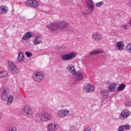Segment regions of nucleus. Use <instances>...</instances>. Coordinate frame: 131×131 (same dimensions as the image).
<instances>
[{
  "mask_svg": "<svg viewBox=\"0 0 131 131\" xmlns=\"http://www.w3.org/2000/svg\"><path fill=\"white\" fill-rule=\"evenodd\" d=\"M47 28L49 29V31L53 32V31H69L71 29L72 27L69 23L65 20H62L60 21H54L53 23H50L46 26Z\"/></svg>",
  "mask_w": 131,
  "mask_h": 131,
  "instance_id": "nucleus-1",
  "label": "nucleus"
},
{
  "mask_svg": "<svg viewBox=\"0 0 131 131\" xmlns=\"http://www.w3.org/2000/svg\"><path fill=\"white\" fill-rule=\"evenodd\" d=\"M39 118L41 121L46 122L47 121H50L52 119V115L47 112H42L39 114Z\"/></svg>",
  "mask_w": 131,
  "mask_h": 131,
  "instance_id": "nucleus-2",
  "label": "nucleus"
},
{
  "mask_svg": "<svg viewBox=\"0 0 131 131\" xmlns=\"http://www.w3.org/2000/svg\"><path fill=\"white\" fill-rule=\"evenodd\" d=\"M75 56H76L75 52H71L70 54L61 55L60 59L62 61H70L75 58Z\"/></svg>",
  "mask_w": 131,
  "mask_h": 131,
  "instance_id": "nucleus-3",
  "label": "nucleus"
},
{
  "mask_svg": "<svg viewBox=\"0 0 131 131\" xmlns=\"http://www.w3.org/2000/svg\"><path fill=\"white\" fill-rule=\"evenodd\" d=\"M43 75H45V73L42 72H36L33 75V79L36 82H40L43 78Z\"/></svg>",
  "mask_w": 131,
  "mask_h": 131,
  "instance_id": "nucleus-4",
  "label": "nucleus"
},
{
  "mask_svg": "<svg viewBox=\"0 0 131 131\" xmlns=\"http://www.w3.org/2000/svg\"><path fill=\"white\" fill-rule=\"evenodd\" d=\"M130 116V112L128 110H125L121 112L119 116L120 120H125Z\"/></svg>",
  "mask_w": 131,
  "mask_h": 131,
  "instance_id": "nucleus-5",
  "label": "nucleus"
},
{
  "mask_svg": "<svg viewBox=\"0 0 131 131\" xmlns=\"http://www.w3.org/2000/svg\"><path fill=\"white\" fill-rule=\"evenodd\" d=\"M8 65L9 68L10 70L12 72L16 74L19 72V70H18V68L16 66V64L12 62L11 60L8 61Z\"/></svg>",
  "mask_w": 131,
  "mask_h": 131,
  "instance_id": "nucleus-6",
  "label": "nucleus"
},
{
  "mask_svg": "<svg viewBox=\"0 0 131 131\" xmlns=\"http://www.w3.org/2000/svg\"><path fill=\"white\" fill-rule=\"evenodd\" d=\"M70 111L67 109H60L57 113V115L59 118H64L69 114Z\"/></svg>",
  "mask_w": 131,
  "mask_h": 131,
  "instance_id": "nucleus-7",
  "label": "nucleus"
},
{
  "mask_svg": "<svg viewBox=\"0 0 131 131\" xmlns=\"http://www.w3.org/2000/svg\"><path fill=\"white\" fill-rule=\"evenodd\" d=\"M26 4L28 7L31 8H37L39 6V3L36 0H27Z\"/></svg>",
  "mask_w": 131,
  "mask_h": 131,
  "instance_id": "nucleus-8",
  "label": "nucleus"
},
{
  "mask_svg": "<svg viewBox=\"0 0 131 131\" xmlns=\"http://www.w3.org/2000/svg\"><path fill=\"white\" fill-rule=\"evenodd\" d=\"M83 92H85V93H93V92H95V86L90 83H86L83 88Z\"/></svg>",
  "mask_w": 131,
  "mask_h": 131,
  "instance_id": "nucleus-9",
  "label": "nucleus"
},
{
  "mask_svg": "<svg viewBox=\"0 0 131 131\" xmlns=\"http://www.w3.org/2000/svg\"><path fill=\"white\" fill-rule=\"evenodd\" d=\"M33 43L34 46H37V45H40L42 43V37L40 35L35 36L33 39Z\"/></svg>",
  "mask_w": 131,
  "mask_h": 131,
  "instance_id": "nucleus-10",
  "label": "nucleus"
},
{
  "mask_svg": "<svg viewBox=\"0 0 131 131\" xmlns=\"http://www.w3.org/2000/svg\"><path fill=\"white\" fill-rule=\"evenodd\" d=\"M23 111L25 112L27 115H28V116H31V115H33V111L32 110V108H31L28 105L24 106Z\"/></svg>",
  "mask_w": 131,
  "mask_h": 131,
  "instance_id": "nucleus-11",
  "label": "nucleus"
},
{
  "mask_svg": "<svg viewBox=\"0 0 131 131\" xmlns=\"http://www.w3.org/2000/svg\"><path fill=\"white\" fill-rule=\"evenodd\" d=\"M86 5L88 6V10L90 12H93L95 10V3L93 0H85Z\"/></svg>",
  "mask_w": 131,
  "mask_h": 131,
  "instance_id": "nucleus-12",
  "label": "nucleus"
},
{
  "mask_svg": "<svg viewBox=\"0 0 131 131\" xmlns=\"http://www.w3.org/2000/svg\"><path fill=\"white\" fill-rule=\"evenodd\" d=\"M58 128V125L56 123H52L49 124L47 126V130L48 131H55Z\"/></svg>",
  "mask_w": 131,
  "mask_h": 131,
  "instance_id": "nucleus-13",
  "label": "nucleus"
},
{
  "mask_svg": "<svg viewBox=\"0 0 131 131\" xmlns=\"http://www.w3.org/2000/svg\"><path fill=\"white\" fill-rule=\"evenodd\" d=\"M92 38L94 39V40L99 41V40L103 39V35L99 33H95L92 34Z\"/></svg>",
  "mask_w": 131,
  "mask_h": 131,
  "instance_id": "nucleus-14",
  "label": "nucleus"
},
{
  "mask_svg": "<svg viewBox=\"0 0 131 131\" xmlns=\"http://www.w3.org/2000/svg\"><path fill=\"white\" fill-rule=\"evenodd\" d=\"M67 69H68L69 72L71 73V74H72V75H75V74H76V70H75L74 65L69 64V65H68Z\"/></svg>",
  "mask_w": 131,
  "mask_h": 131,
  "instance_id": "nucleus-15",
  "label": "nucleus"
},
{
  "mask_svg": "<svg viewBox=\"0 0 131 131\" xmlns=\"http://www.w3.org/2000/svg\"><path fill=\"white\" fill-rule=\"evenodd\" d=\"M8 97H9V93L6 88H4L3 92H2V95H1V98L3 101L6 102L8 100Z\"/></svg>",
  "mask_w": 131,
  "mask_h": 131,
  "instance_id": "nucleus-16",
  "label": "nucleus"
},
{
  "mask_svg": "<svg viewBox=\"0 0 131 131\" xmlns=\"http://www.w3.org/2000/svg\"><path fill=\"white\" fill-rule=\"evenodd\" d=\"M9 12V8L5 5L0 6V15H5Z\"/></svg>",
  "mask_w": 131,
  "mask_h": 131,
  "instance_id": "nucleus-17",
  "label": "nucleus"
},
{
  "mask_svg": "<svg viewBox=\"0 0 131 131\" xmlns=\"http://www.w3.org/2000/svg\"><path fill=\"white\" fill-rule=\"evenodd\" d=\"M100 95L105 100L109 98V91L107 90L103 89L100 92Z\"/></svg>",
  "mask_w": 131,
  "mask_h": 131,
  "instance_id": "nucleus-18",
  "label": "nucleus"
},
{
  "mask_svg": "<svg viewBox=\"0 0 131 131\" xmlns=\"http://www.w3.org/2000/svg\"><path fill=\"white\" fill-rule=\"evenodd\" d=\"M32 36V33L31 32H27L23 36L22 39L23 40H29Z\"/></svg>",
  "mask_w": 131,
  "mask_h": 131,
  "instance_id": "nucleus-19",
  "label": "nucleus"
},
{
  "mask_svg": "<svg viewBox=\"0 0 131 131\" xmlns=\"http://www.w3.org/2000/svg\"><path fill=\"white\" fill-rule=\"evenodd\" d=\"M103 53L102 50H95L93 51H91L90 53H88L86 55L87 57H90V56H96V55H99V54H102Z\"/></svg>",
  "mask_w": 131,
  "mask_h": 131,
  "instance_id": "nucleus-20",
  "label": "nucleus"
},
{
  "mask_svg": "<svg viewBox=\"0 0 131 131\" xmlns=\"http://www.w3.org/2000/svg\"><path fill=\"white\" fill-rule=\"evenodd\" d=\"M116 88H117V84H116L115 83H113L108 85V89L110 92H115Z\"/></svg>",
  "mask_w": 131,
  "mask_h": 131,
  "instance_id": "nucleus-21",
  "label": "nucleus"
},
{
  "mask_svg": "<svg viewBox=\"0 0 131 131\" xmlns=\"http://www.w3.org/2000/svg\"><path fill=\"white\" fill-rule=\"evenodd\" d=\"M25 60V58H24V53L23 52H19L17 56V60L18 62H23Z\"/></svg>",
  "mask_w": 131,
  "mask_h": 131,
  "instance_id": "nucleus-22",
  "label": "nucleus"
},
{
  "mask_svg": "<svg viewBox=\"0 0 131 131\" xmlns=\"http://www.w3.org/2000/svg\"><path fill=\"white\" fill-rule=\"evenodd\" d=\"M116 47L118 48V50H119V51H121L122 50H123V48H124V45H123V41H120L117 42Z\"/></svg>",
  "mask_w": 131,
  "mask_h": 131,
  "instance_id": "nucleus-23",
  "label": "nucleus"
},
{
  "mask_svg": "<svg viewBox=\"0 0 131 131\" xmlns=\"http://www.w3.org/2000/svg\"><path fill=\"white\" fill-rule=\"evenodd\" d=\"M124 89H125V84H124L123 83H122L118 86L117 90L118 92H121V91H123Z\"/></svg>",
  "mask_w": 131,
  "mask_h": 131,
  "instance_id": "nucleus-24",
  "label": "nucleus"
},
{
  "mask_svg": "<svg viewBox=\"0 0 131 131\" xmlns=\"http://www.w3.org/2000/svg\"><path fill=\"white\" fill-rule=\"evenodd\" d=\"M13 100H14L13 96H9L8 98H7V105H11V104L13 103Z\"/></svg>",
  "mask_w": 131,
  "mask_h": 131,
  "instance_id": "nucleus-25",
  "label": "nucleus"
},
{
  "mask_svg": "<svg viewBox=\"0 0 131 131\" xmlns=\"http://www.w3.org/2000/svg\"><path fill=\"white\" fill-rule=\"evenodd\" d=\"M77 81H80L83 78V76H82V73L81 72H77Z\"/></svg>",
  "mask_w": 131,
  "mask_h": 131,
  "instance_id": "nucleus-26",
  "label": "nucleus"
},
{
  "mask_svg": "<svg viewBox=\"0 0 131 131\" xmlns=\"http://www.w3.org/2000/svg\"><path fill=\"white\" fill-rule=\"evenodd\" d=\"M120 28L124 29V30H127L128 29V25L127 24H123L120 25Z\"/></svg>",
  "mask_w": 131,
  "mask_h": 131,
  "instance_id": "nucleus-27",
  "label": "nucleus"
},
{
  "mask_svg": "<svg viewBox=\"0 0 131 131\" xmlns=\"http://www.w3.org/2000/svg\"><path fill=\"white\" fill-rule=\"evenodd\" d=\"M126 50L131 54V43H128L126 46Z\"/></svg>",
  "mask_w": 131,
  "mask_h": 131,
  "instance_id": "nucleus-28",
  "label": "nucleus"
},
{
  "mask_svg": "<svg viewBox=\"0 0 131 131\" xmlns=\"http://www.w3.org/2000/svg\"><path fill=\"white\" fill-rule=\"evenodd\" d=\"M7 76H8V72L7 71H4L0 73V78L1 77H7Z\"/></svg>",
  "mask_w": 131,
  "mask_h": 131,
  "instance_id": "nucleus-29",
  "label": "nucleus"
},
{
  "mask_svg": "<svg viewBox=\"0 0 131 131\" xmlns=\"http://www.w3.org/2000/svg\"><path fill=\"white\" fill-rule=\"evenodd\" d=\"M104 5V2L101 1L100 2H98L96 3L95 6L97 8H100V7H102Z\"/></svg>",
  "mask_w": 131,
  "mask_h": 131,
  "instance_id": "nucleus-30",
  "label": "nucleus"
},
{
  "mask_svg": "<svg viewBox=\"0 0 131 131\" xmlns=\"http://www.w3.org/2000/svg\"><path fill=\"white\" fill-rule=\"evenodd\" d=\"M81 14H82V15H89L90 13L89 12V10L85 9L84 11H81Z\"/></svg>",
  "mask_w": 131,
  "mask_h": 131,
  "instance_id": "nucleus-31",
  "label": "nucleus"
},
{
  "mask_svg": "<svg viewBox=\"0 0 131 131\" xmlns=\"http://www.w3.org/2000/svg\"><path fill=\"white\" fill-rule=\"evenodd\" d=\"M25 55H26L27 57L28 58H30V57H32V53L30 52L27 51L25 53Z\"/></svg>",
  "mask_w": 131,
  "mask_h": 131,
  "instance_id": "nucleus-32",
  "label": "nucleus"
},
{
  "mask_svg": "<svg viewBox=\"0 0 131 131\" xmlns=\"http://www.w3.org/2000/svg\"><path fill=\"white\" fill-rule=\"evenodd\" d=\"M124 128H125V130H128L130 128V126L128 124L123 125Z\"/></svg>",
  "mask_w": 131,
  "mask_h": 131,
  "instance_id": "nucleus-33",
  "label": "nucleus"
},
{
  "mask_svg": "<svg viewBox=\"0 0 131 131\" xmlns=\"http://www.w3.org/2000/svg\"><path fill=\"white\" fill-rule=\"evenodd\" d=\"M126 107H130L131 106V103L130 102H127L125 104Z\"/></svg>",
  "mask_w": 131,
  "mask_h": 131,
  "instance_id": "nucleus-34",
  "label": "nucleus"
},
{
  "mask_svg": "<svg viewBox=\"0 0 131 131\" xmlns=\"http://www.w3.org/2000/svg\"><path fill=\"white\" fill-rule=\"evenodd\" d=\"M118 131H123L122 125H120V126H119L118 128Z\"/></svg>",
  "mask_w": 131,
  "mask_h": 131,
  "instance_id": "nucleus-35",
  "label": "nucleus"
},
{
  "mask_svg": "<svg viewBox=\"0 0 131 131\" xmlns=\"http://www.w3.org/2000/svg\"><path fill=\"white\" fill-rule=\"evenodd\" d=\"M127 6H128V7H130V8H131V1H128L127 3Z\"/></svg>",
  "mask_w": 131,
  "mask_h": 131,
  "instance_id": "nucleus-36",
  "label": "nucleus"
},
{
  "mask_svg": "<svg viewBox=\"0 0 131 131\" xmlns=\"http://www.w3.org/2000/svg\"><path fill=\"white\" fill-rule=\"evenodd\" d=\"M29 48H33V45L32 43H30L29 45Z\"/></svg>",
  "mask_w": 131,
  "mask_h": 131,
  "instance_id": "nucleus-37",
  "label": "nucleus"
},
{
  "mask_svg": "<svg viewBox=\"0 0 131 131\" xmlns=\"http://www.w3.org/2000/svg\"><path fill=\"white\" fill-rule=\"evenodd\" d=\"M122 127L123 128V131L125 130V129L124 128V127H123V125H122Z\"/></svg>",
  "mask_w": 131,
  "mask_h": 131,
  "instance_id": "nucleus-38",
  "label": "nucleus"
},
{
  "mask_svg": "<svg viewBox=\"0 0 131 131\" xmlns=\"http://www.w3.org/2000/svg\"><path fill=\"white\" fill-rule=\"evenodd\" d=\"M122 127L123 128V131L125 130V129L124 128V127H123V125H122Z\"/></svg>",
  "mask_w": 131,
  "mask_h": 131,
  "instance_id": "nucleus-39",
  "label": "nucleus"
},
{
  "mask_svg": "<svg viewBox=\"0 0 131 131\" xmlns=\"http://www.w3.org/2000/svg\"><path fill=\"white\" fill-rule=\"evenodd\" d=\"M2 115H0V119H1V118H2Z\"/></svg>",
  "mask_w": 131,
  "mask_h": 131,
  "instance_id": "nucleus-40",
  "label": "nucleus"
},
{
  "mask_svg": "<svg viewBox=\"0 0 131 131\" xmlns=\"http://www.w3.org/2000/svg\"><path fill=\"white\" fill-rule=\"evenodd\" d=\"M72 127H74V126L73 125Z\"/></svg>",
  "mask_w": 131,
  "mask_h": 131,
  "instance_id": "nucleus-41",
  "label": "nucleus"
}]
</instances>
